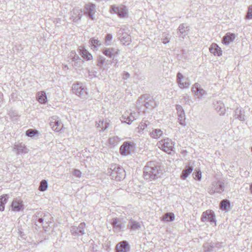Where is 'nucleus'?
I'll return each instance as SVG.
<instances>
[{"label": "nucleus", "instance_id": "obj_50", "mask_svg": "<svg viewBox=\"0 0 252 252\" xmlns=\"http://www.w3.org/2000/svg\"><path fill=\"white\" fill-rule=\"evenodd\" d=\"M212 245L214 246V249H220L223 247V243L217 242L216 243H212Z\"/></svg>", "mask_w": 252, "mask_h": 252}, {"label": "nucleus", "instance_id": "obj_47", "mask_svg": "<svg viewBox=\"0 0 252 252\" xmlns=\"http://www.w3.org/2000/svg\"><path fill=\"white\" fill-rule=\"evenodd\" d=\"M193 176L195 180L200 181L201 179V172L200 171L194 172L193 173Z\"/></svg>", "mask_w": 252, "mask_h": 252}, {"label": "nucleus", "instance_id": "obj_59", "mask_svg": "<svg viewBox=\"0 0 252 252\" xmlns=\"http://www.w3.org/2000/svg\"><path fill=\"white\" fill-rule=\"evenodd\" d=\"M146 113V111H145H145H143V112H142V113H143V114H144V113Z\"/></svg>", "mask_w": 252, "mask_h": 252}, {"label": "nucleus", "instance_id": "obj_42", "mask_svg": "<svg viewBox=\"0 0 252 252\" xmlns=\"http://www.w3.org/2000/svg\"><path fill=\"white\" fill-rule=\"evenodd\" d=\"M48 188V183L47 181L43 180L41 181L39 186L38 189L41 191H45Z\"/></svg>", "mask_w": 252, "mask_h": 252}, {"label": "nucleus", "instance_id": "obj_36", "mask_svg": "<svg viewBox=\"0 0 252 252\" xmlns=\"http://www.w3.org/2000/svg\"><path fill=\"white\" fill-rule=\"evenodd\" d=\"M8 197L7 194H4L0 196V211H3L4 209V205L6 203Z\"/></svg>", "mask_w": 252, "mask_h": 252}, {"label": "nucleus", "instance_id": "obj_19", "mask_svg": "<svg viewBox=\"0 0 252 252\" xmlns=\"http://www.w3.org/2000/svg\"><path fill=\"white\" fill-rule=\"evenodd\" d=\"M136 114L135 113L129 114V112H126L122 116L121 121L123 123L130 124L136 119Z\"/></svg>", "mask_w": 252, "mask_h": 252}, {"label": "nucleus", "instance_id": "obj_23", "mask_svg": "<svg viewBox=\"0 0 252 252\" xmlns=\"http://www.w3.org/2000/svg\"><path fill=\"white\" fill-rule=\"evenodd\" d=\"M14 150L17 151V154H26L28 153V149L26 148L25 144L20 143L15 145Z\"/></svg>", "mask_w": 252, "mask_h": 252}, {"label": "nucleus", "instance_id": "obj_38", "mask_svg": "<svg viewBox=\"0 0 252 252\" xmlns=\"http://www.w3.org/2000/svg\"><path fill=\"white\" fill-rule=\"evenodd\" d=\"M162 134L163 132L160 129H155L150 133L151 136L155 139L159 138Z\"/></svg>", "mask_w": 252, "mask_h": 252}, {"label": "nucleus", "instance_id": "obj_31", "mask_svg": "<svg viewBox=\"0 0 252 252\" xmlns=\"http://www.w3.org/2000/svg\"><path fill=\"white\" fill-rule=\"evenodd\" d=\"M234 117L236 119H238L241 121H244L245 120L244 112L238 108L236 109L235 110Z\"/></svg>", "mask_w": 252, "mask_h": 252}, {"label": "nucleus", "instance_id": "obj_51", "mask_svg": "<svg viewBox=\"0 0 252 252\" xmlns=\"http://www.w3.org/2000/svg\"><path fill=\"white\" fill-rule=\"evenodd\" d=\"M73 174L75 177L80 178L81 177L82 173L79 170L75 169L73 171Z\"/></svg>", "mask_w": 252, "mask_h": 252}, {"label": "nucleus", "instance_id": "obj_46", "mask_svg": "<svg viewBox=\"0 0 252 252\" xmlns=\"http://www.w3.org/2000/svg\"><path fill=\"white\" fill-rule=\"evenodd\" d=\"M113 36L111 34L108 33L106 34L105 36V43L107 45H110L111 44V41L112 39Z\"/></svg>", "mask_w": 252, "mask_h": 252}, {"label": "nucleus", "instance_id": "obj_53", "mask_svg": "<svg viewBox=\"0 0 252 252\" xmlns=\"http://www.w3.org/2000/svg\"><path fill=\"white\" fill-rule=\"evenodd\" d=\"M129 76H130V75L128 72H125V73H124V74L123 75V78L124 79L126 80L127 79H128L129 77Z\"/></svg>", "mask_w": 252, "mask_h": 252}, {"label": "nucleus", "instance_id": "obj_26", "mask_svg": "<svg viewBox=\"0 0 252 252\" xmlns=\"http://www.w3.org/2000/svg\"><path fill=\"white\" fill-rule=\"evenodd\" d=\"M23 206V201L17 199L14 200L11 204L12 210L15 211H20Z\"/></svg>", "mask_w": 252, "mask_h": 252}, {"label": "nucleus", "instance_id": "obj_3", "mask_svg": "<svg viewBox=\"0 0 252 252\" xmlns=\"http://www.w3.org/2000/svg\"><path fill=\"white\" fill-rule=\"evenodd\" d=\"M224 190V182L223 180H218L213 182L208 188V192L210 195L215 193H220Z\"/></svg>", "mask_w": 252, "mask_h": 252}, {"label": "nucleus", "instance_id": "obj_20", "mask_svg": "<svg viewBox=\"0 0 252 252\" xmlns=\"http://www.w3.org/2000/svg\"><path fill=\"white\" fill-rule=\"evenodd\" d=\"M131 142H125L121 146L120 148V152L122 155H126L130 153V149L132 147Z\"/></svg>", "mask_w": 252, "mask_h": 252}, {"label": "nucleus", "instance_id": "obj_49", "mask_svg": "<svg viewBox=\"0 0 252 252\" xmlns=\"http://www.w3.org/2000/svg\"><path fill=\"white\" fill-rule=\"evenodd\" d=\"M71 60L72 62H74L75 63L74 65L75 66H76L77 65L76 64V63H77L78 61L81 60V59L79 57V56L76 54V55L73 56L72 58H71Z\"/></svg>", "mask_w": 252, "mask_h": 252}, {"label": "nucleus", "instance_id": "obj_33", "mask_svg": "<svg viewBox=\"0 0 252 252\" xmlns=\"http://www.w3.org/2000/svg\"><path fill=\"white\" fill-rule=\"evenodd\" d=\"M109 124L104 120H99L96 124V127L100 128V131H104L109 126Z\"/></svg>", "mask_w": 252, "mask_h": 252}, {"label": "nucleus", "instance_id": "obj_6", "mask_svg": "<svg viewBox=\"0 0 252 252\" xmlns=\"http://www.w3.org/2000/svg\"><path fill=\"white\" fill-rule=\"evenodd\" d=\"M201 220L203 222H208L211 224H216L215 213L212 210H208L204 212L202 214Z\"/></svg>", "mask_w": 252, "mask_h": 252}, {"label": "nucleus", "instance_id": "obj_40", "mask_svg": "<svg viewBox=\"0 0 252 252\" xmlns=\"http://www.w3.org/2000/svg\"><path fill=\"white\" fill-rule=\"evenodd\" d=\"M44 217H45V215L42 212L37 213L34 216V220L39 223L42 224L44 220Z\"/></svg>", "mask_w": 252, "mask_h": 252}, {"label": "nucleus", "instance_id": "obj_27", "mask_svg": "<svg viewBox=\"0 0 252 252\" xmlns=\"http://www.w3.org/2000/svg\"><path fill=\"white\" fill-rule=\"evenodd\" d=\"M192 171L193 167L192 166L187 165L185 167V169L182 171L181 175V178L183 180H185L192 172Z\"/></svg>", "mask_w": 252, "mask_h": 252}, {"label": "nucleus", "instance_id": "obj_60", "mask_svg": "<svg viewBox=\"0 0 252 252\" xmlns=\"http://www.w3.org/2000/svg\"><path fill=\"white\" fill-rule=\"evenodd\" d=\"M218 108V107H216V109H217Z\"/></svg>", "mask_w": 252, "mask_h": 252}, {"label": "nucleus", "instance_id": "obj_29", "mask_svg": "<svg viewBox=\"0 0 252 252\" xmlns=\"http://www.w3.org/2000/svg\"><path fill=\"white\" fill-rule=\"evenodd\" d=\"M111 224L113 228L118 231H120L124 228V225L117 218L113 219L112 220Z\"/></svg>", "mask_w": 252, "mask_h": 252}, {"label": "nucleus", "instance_id": "obj_32", "mask_svg": "<svg viewBox=\"0 0 252 252\" xmlns=\"http://www.w3.org/2000/svg\"><path fill=\"white\" fill-rule=\"evenodd\" d=\"M50 126L53 130L56 131H60L63 127L62 123L59 120H55L54 122H51Z\"/></svg>", "mask_w": 252, "mask_h": 252}, {"label": "nucleus", "instance_id": "obj_18", "mask_svg": "<svg viewBox=\"0 0 252 252\" xmlns=\"http://www.w3.org/2000/svg\"><path fill=\"white\" fill-rule=\"evenodd\" d=\"M176 108L177 111L179 122L180 125L185 126L186 125V118L184 111L182 107L180 105H176Z\"/></svg>", "mask_w": 252, "mask_h": 252}, {"label": "nucleus", "instance_id": "obj_52", "mask_svg": "<svg viewBox=\"0 0 252 252\" xmlns=\"http://www.w3.org/2000/svg\"><path fill=\"white\" fill-rule=\"evenodd\" d=\"M184 99L185 102L189 105H190L192 103V100L190 99L189 96L187 94L184 96Z\"/></svg>", "mask_w": 252, "mask_h": 252}, {"label": "nucleus", "instance_id": "obj_43", "mask_svg": "<svg viewBox=\"0 0 252 252\" xmlns=\"http://www.w3.org/2000/svg\"><path fill=\"white\" fill-rule=\"evenodd\" d=\"M119 142V138L117 136H113L109 139V144L113 146L118 145Z\"/></svg>", "mask_w": 252, "mask_h": 252}, {"label": "nucleus", "instance_id": "obj_35", "mask_svg": "<svg viewBox=\"0 0 252 252\" xmlns=\"http://www.w3.org/2000/svg\"><path fill=\"white\" fill-rule=\"evenodd\" d=\"M37 99L41 103H45L47 100L45 93L44 92H39L37 94Z\"/></svg>", "mask_w": 252, "mask_h": 252}, {"label": "nucleus", "instance_id": "obj_54", "mask_svg": "<svg viewBox=\"0 0 252 252\" xmlns=\"http://www.w3.org/2000/svg\"><path fill=\"white\" fill-rule=\"evenodd\" d=\"M217 103L219 104V106H220L219 110H221L223 108V104L221 101L218 102Z\"/></svg>", "mask_w": 252, "mask_h": 252}, {"label": "nucleus", "instance_id": "obj_44", "mask_svg": "<svg viewBox=\"0 0 252 252\" xmlns=\"http://www.w3.org/2000/svg\"><path fill=\"white\" fill-rule=\"evenodd\" d=\"M203 248L205 250V252H213L214 251V246L212 245V243L210 244H206L203 245Z\"/></svg>", "mask_w": 252, "mask_h": 252}, {"label": "nucleus", "instance_id": "obj_13", "mask_svg": "<svg viewBox=\"0 0 252 252\" xmlns=\"http://www.w3.org/2000/svg\"><path fill=\"white\" fill-rule=\"evenodd\" d=\"M85 223L81 222L78 226H72L71 227V232L73 236H78L85 234Z\"/></svg>", "mask_w": 252, "mask_h": 252}, {"label": "nucleus", "instance_id": "obj_5", "mask_svg": "<svg viewBox=\"0 0 252 252\" xmlns=\"http://www.w3.org/2000/svg\"><path fill=\"white\" fill-rule=\"evenodd\" d=\"M143 106L147 109L148 113L156 106L153 96L149 94H143Z\"/></svg>", "mask_w": 252, "mask_h": 252}, {"label": "nucleus", "instance_id": "obj_12", "mask_svg": "<svg viewBox=\"0 0 252 252\" xmlns=\"http://www.w3.org/2000/svg\"><path fill=\"white\" fill-rule=\"evenodd\" d=\"M110 11L111 13L113 12L117 14L120 18H124L127 15V10L126 6L123 5L119 7L112 5L111 6Z\"/></svg>", "mask_w": 252, "mask_h": 252}, {"label": "nucleus", "instance_id": "obj_57", "mask_svg": "<svg viewBox=\"0 0 252 252\" xmlns=\"http://www.w3.org/2000/svg\"><path fill=\"white\" fill-rule=\"evenodd\" d=\"M150 124V123L147 121H145V123H144V126L145 127H147V126ZM143 126H144V125H143Z\"/></svg>", "mask_w": 252, "mask_h": 252}, {"label": "nucleus", "instance_id": "obj_48", "mask_svg": "<svg viewBox=\"0 0 252 252\" xmlns=\"http://www.w3.org/2000/svg\"><path fill=\"white\" fill-rule=\"evenodd\" d=\"M246 18L248 19H252V5L249 7V10L246 15Z\"/></svg>", "mask_w": 252, "mask_h": 252}, {"label": "nucleus", "instance_id": "obj_34", "mask_svg": "<svg viewBox=\"0 0 252 252\" xmlns=\"http://www.w3.org/2000/svg\"><path fill=\"white\" fill-rule=\"evenodd\" d=\"M90 44L91 45L92 49L94 50H97L98 48L101 45L100 41L98 39L92 38L90 40Z\"/></svg>", "mask_w": 252, "mask_h": 252}, {"label": "nucleus", "instance_id": "obj_11", "mask_svg": "<svg viewBox=\"0 0 252 252\" xmlns=\"http://www.w3.org/2000/svg\"><path fill=\"white\" fill-rule=\"evenodd\" d=\"M189 30V25L186 23H183L179 25L177 33L179 37L183 39L188 34Z\"/></svg>", "mask_w": 252, "mask_h": 252}, {"label": "nucleus", "instance_id": "obj_2", "mask_svg": "<svg viewBox=\"0 0 252 252\" xmlns=\"http://www.w3.org/2000/svg\"><path fill=\"white\" fill-rule=\"evenodd\" d=\"M107 174L111 176L112 179L118 181L125 179L126 177L125 170L117 164L111 165L108 169Z\"/></svg>", "mask_w": 252, "mask_h": 252}, {"label": "nucleus", "instance_id": "obj_8", "mask_svg": "<svg viewBox=\"0 0 252 252\" xmlns=\"http://www.w3.org/2000/svg\"><path fill=\"white\" fill-rule=\"evenodd\" d=\"M113 61L111 60H106L102 56H98L97 58L96 65L101 69H107L110 67V65L112 63Z\"/></svg>", "mask_w": 252, "mask_h": 252}, {"label": "nucleus", "instance_id": "obj_24", "mask_svg": "<svg viewBox=\"0 0 252 252\" xmlns=\"http://www.w3.org/2000/svg\"><path fill=\"white\" fill-rule=\"evenodd\" d=\"M235 38V35L232 33H227L223 37L222 42L223 44L228 45L230 42H232Z\"/></svg>", "mask_w": 252, "mask_h": 252}, {"label": "nucleus", "instance_id": "obj_17", "mask_svg": "<svg viewBox=\"0 0 252 252\" xmlns=\"http://www.w3.org/2000/svg\"><path fill=\"white\" fill-rule=\"evenodd\" d=\"M102 53L109 58H113L118 56L119 50L114 48H105L102 50Z\"/></svg>", "mask_w": 252, "mask_h": 252}, {"label": "nucleus", "instance_id": "obj_55", "mask_svg": "<svg viewBox=\"0 0 252 252\" xmlns=\"http://www.w3.org/2000/svg\"><path fill=\"white\" fill-rule=\"evenodd\" d=\"M76 55V52L74 51H72L70 53V57L71 59L73 57V56H74Z\"/></svg>", "mask_w": 252, "mask_h": 252}, {"label": "nucleus", "instance_id": "obj_1", "mask_svg": "<svg viewBox=\"0 0 252 252\" xmlns=\"http://www.w3.org/2000/svg\"><path fill=\"white\" fill-rule=\"evenodd\" d=\"M143 172L145 179L152 180L159 177L160 173V167L156 164L155 161L148 162L145 166Z\"/></svg>", "mask_w": 252, "mask_h": 252}, {"label": "nucleus", "instance_id": "obj_28", "mask_svg": "<svg viewBox=\"0 0 252 252\" xmlns=\"http://www.w3.org/2000/svg\"><path fill=\"white\" fill-rule=\"evenodd\" d=\"M220 209L222 210L228 211L231 209L230 202L227 199H223L220 202Z\"/></svg>", "mask_w": 252, "mask_h": 252}, {"label": "nucleus", "instance_id": "obj_21", "mask_svg": "<svg viewBox=\"0 0 252 252\" xmlns=\"http://www.w3.org/2000/svg\"><path fill=\"white\" fill-rule=\"evenodd\" d=\"M85 9L86 10V13L88 17L90 19L94 20V16L95 13V5L94 4L89 3L86 5Z\"/></svg>", "mask_w": 252, "mask_h": 252}, {"label": "nucleus", "instance_id": "obj_56", "mask_svg": "<svg viewBox=\"0 0 252 252\" xmlns=\"http://www.w3.org/2000/svg\"><path fill=\"white\" fill-rule=\"evenodd\" d=\"M3 101V94L1 93L0 92V106L2 104Z\"/></svg>", "mask_w": 252, "mask_h": 252}, {"label": "nucleus", "instance_id": "obj_37", "mask_svg": "<svg viewBox=\"0 0 252 252\" xmlns=\"http://www.w3.org/2000/svg\"><path fill=\"white\" fill-rule=\"evenodd\" d=\"M128 226L131 230H137L140 228V224L136 221L131 220L129 221Z\"/></svg>", "mask_w": 252, "mask_h": 252}, {"label": "nucleus", "instance_id": "obj_58", "mask_svg": "<svg viewBox=\"0 0 252 252\" xmlns=\"http://www.w3.org/2000/svg\"><path fill=\"white\" fill-rule=\"evenodd\" d=\"M250 190L252 192V183L250 185Z\"/></svg>", "mask_w": 252, "mask_h": 252}, {"label": "nucleus", "instance_id": "obj_14", "mask_svg": "<svg viewBox=\"0 0 252 252\" xmlns=\"http://www.w3.org/2000/svg\"><path fill=\"white\" fill-rule=\"evenodd\" d=\"M191 91L199 99L207 94L206 92L201 88L200 84L197 83L193 85L191 88Z\"/></svg>", "mask_w": 252, "mask_h": 252}, {"label": "nucleus", "instance_id": "obj_45", "mask_svg": "<svg viewBox=\"0 0 252 252\" xmlns=\"http://www.w3.org/2000/svg\"><path fill=\"white\" fill-rule=\"evenodd\" d=\"M36 131L33 129H29L26 132V134L28 136L32 137L36 133Z\"/></svg>", "mask_w": 252, "mask_h": 252}, {"label": "nucleus", "instance_id": "obj_4", "mask_svg": "<svg viewBox=\"0 0 252 252\" xmlns=\"http://www.w3.org/2000/svg\"><path fill=\"white\" fill-rule=\"evenodd\" d=\"M157 145L159 148L167 154H171L174 149V143L171 139L167 138L158 141Z\"/></svg>", "mask_w": 252, "mask_h": 252}, {"label": "nucleus", "instance_id": "obj_41", "mask_svg": "<svg viewBox=\"0 0 252 252\" xmlns=\"http://www.w3.org/2000/svg\"><path fill=\"white\" fill-rule=\"evenodd\" d=\"M170 38L169 34L165 32L163 33L161 36L160 40L163 44H166L170 42Z\"/></svg>", "mask_w": 252, "mask_h": 252}, {"label": "nucleus", "instance_id": "obj_9", "mask_svg": "<svg viewBox=\"0 0 252 252\" xmlns=\"http://www.w3.org/2000/svg\"><path fill=\"white\" fill-rule=\"evenodd\" d=\"M176 81L179 87L181 89L188 88L190 86V83L188 78H185L181 72L177 74Z\"/></svg>", "mask_w": 252, "mask_h": 252}, {"label": "nucleus", "instance_id": "obj_16", "mask_svg": "<svg viewBox=\"0 0 252 252\" xmlns=\"http://www.w3.org/2000/svg\"><path fill=\"white\" fill-rule=\"evenodd\" d=\"M130 246L126 241H122L118 243L115 248L116 252H129Z\"/></svg>", "mask_w": 252, "mask_h": 252}, {"label": "nucleus", "instance_id": "obj_22", "mask_svg": "<svg viewBox=\"0 0 252 252\" xmlns=\"http://www.w3.org/2000/svg\"><path fill=\"white\" fill-rule=\"evenodd\" d=\"M210 53L215 56H220L222 55L221 48L216 43H213L209 48Z\"/></svg>", "mask_w": 252, "mask_h": 252}, {"label": "nucleus", "instance_id": "obj_39", "mask_svg": "<svg viewBox=\"0 0 252 252\" xmlns=\"http://www.w3.org/2000/svg\"><path fill=\"white\" fill-rule=\"evenodd\" d=\"M8 114L12 121H16L19 117V114L18 112L16 110L12 109H11L9 110Z\"/></svg>", "mask_w": 252, "mask_h": 252}, {"label": "nucleus", "instance_id": "obj_7", "mask_svg": "<svg viewBox=\"0 0 252 252\" xmlns=\"http://www.w3.org/2000/svg\"><path fill=\"white\" fill-rule=\"evenodd\" d=\"M72 90L74 94L82 98H86L87 97L86 89L80 84L73 85Z\"/></svg>", "mask_w": 252, "mask_h": 252}, {"label": "nucleus", "instance_id": "obj_30", "mask_svg": "<svg viewBox=\"0 0 252 252\" xmlns=\"http://www.w3.org/2000/svg\"><path fill=\"white\" fill-rule=\"evenodd\" d=\"M175 219V215L172 213H165L162 217H161V220L166 222H168L170 221H172Z\"/></svg>", "mask_w": 252, "mask_h": 252}, {"label": "nucleus", "instance_id": "obj_10", "mask_svg": "<svg viewBox=\"0 0 252 252\" xmlns=\"http://www.w3.org/2000/svg\"><path fill=\"white\" fill-rule=\"evenodd\" d=\"M119 39L124 45H129L131 41V36L124 29H120L117 33Z\"/></svg>", "mask_w": 252, "mask_h": 252}, {"label": "nucleus", "instance_id": "obj_15", "mask_svg": "<svg viewBox=\"0 0 252 252\" xmlns=\"http://www.w3.org/2000/svg\"><path fill=\"white\" fill-rule=\"evenodd\" d=\"M83 11L79 7H76L70 12V19L74 22H77L81 20Z\"/></svg>", "mask_w": 252, "mask_h": 252}, {"label": "nucleus", "instance_id": "obj_25", "mask_svg": "<svg viewBox=\"0 0 252 252\" xmlns=\"http://www.w3.org/2000/svg\"><path fill=\"white\" fill-rule=\"evenodd\" d=\"M80 54L82 57L86 60H91L93 59V56L87 50L84 49L83 47H80L78 49Z\"/></svg>", "mask_w": 252, "mask_h": 252}]
</instances>
